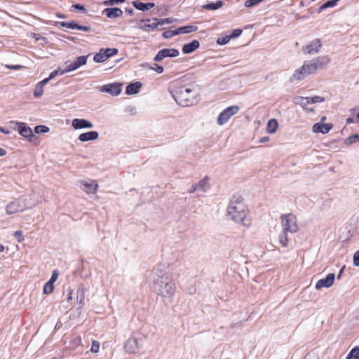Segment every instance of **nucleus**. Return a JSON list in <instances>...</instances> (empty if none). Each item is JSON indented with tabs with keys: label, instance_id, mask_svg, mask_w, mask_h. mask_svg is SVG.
<instances>
[{
	"label": "nucleus",
	"instance_id": "obj_34",
	"mask_svg": "<svg viewBox=\"0 0 359 359\" xmlns=\"http://www.w3.org/2000/svg\"><path fill=\"white\" fill-rule=\"evenodd\" d=\"M346 359H359V346L353 348L348 353Z\"/></svg>",
	"mask_w": 359,
	"mask_h": 359
},
{
	"label": "nucleus",
	"instance_id": "obj_37",
	"mask_svg": "<svg viewBox=\"0 0 359 359\" xmlns=\"http://www.w3.org/2000/svg\"><path fill=\"white\" fill-rule=\"evenodd\" d=\"M53 290H54L53 284L51 283L50 282L48 281L47 283H45V285L43 286V291L44 294H50L53 292Z\"/></svg>",
	"mask_w": 359,
	"mask_h": 359
},
{
	"label": "nucleus",
	"instance_id": "obj_10",
	"mask_svg": "<svg viewBox=\"0 0 359 359\" xmlns=\"http://www.w3.org/2000/svg\"><path fill=\"white\" fill-rule=\"evenodd\" d=\"M118 53L117 48H101L99 53L94 55L93 60L96 62H103L109 57Z\"/></svg>",
	"mask_w": 359,
	"mask_h": 359
},
{
	"label": "nucleus",
	"instance_id": "obj_16",
	"mask_svg": "<svg viewBox=\"0 0 359 359\" xmlns=\"http://www.w3.org/2000/svg\"><path fill=\"white\" fill-rule=\"evenodd\" d=\"M60 25L61 27H66L68 29H76L84 32H89L91 29L90 26L88 25H79L75 21L71 22H60Z\"/></svg>",
	"mask_w": 359,
	"mask_h": 359
},
{
	"label": "nucleus",
	"instance_id": "obj_50",
	"mask_svg": "<svg viewBox=\"0 0 359 359\" xmlns=\"http://www.w3.org/2000/svg\"><path fill=\"white\" fill-rule=\"evenodd\" d=\"M353 264L359 266V250L356 251L353 255Z\"/></svg>",
	"mask_w": 359,
	"mask_h": 359
},
{
	"label": "nucleus",
	"instance_id": "obj_9",
	"mask_svg": "<svg viewBox=\"0 0 359 359\" xmlns=\"http://www.w3.org/2000/svg\"><path fill=\"white\" fill-rule=\"evenodd\" d=\"M122 83H112L98 87L101 93H107L111 96H118L122 91Z\"/></svg>",
	"mask_w": 359,
	"mask_h": 359
},
{
	"label": "nucleus",
	"instance_id": "obj_52",
	"mask_svg": "<svg viewBox=\"0 0 359 359\" xmlns=\"http://www.w3.org/2000/svg\"><path fill=\"white\" fill-rule=\"evenodd\" d=\"M72 7L74 8L75 9L78 10V11H82L83 13H86V9L85 8V7L83 5H81L79 4H74L72 6Z\"/></svg>",
	"mask_w": 359,
	"mask_h": 359
},
{
	"label": "nucleus",
	"instance_id": "obj_25",
	"mask_svg": "<svg viewBox=\"0 0 359 359\" xmlns=\"http://www.w3.org/2000/svg\"><path fill=\"white\" fill-rule=\"evenodd\" d=\"M142 87V83L140 81H136L128 84L126 87V93L131 95L139 93Z\"/></svg>",
	"mask_w": 359,
	"mask_h": 359
},
{
	"label": "nucleus",
	"instance_id": "obj_24",
	"mask_svg": "<svg viewBox=\"0 0 359 359\" xmlns=\"http://www.w3.org/2000/svg\"><path fill=\"white\" fill-rule=\"evenodd\" d=\"M98 137L99 134L97 131H89L79 135V140L81 142H88L90 140H95Z\"/></svg>",
	"mask_w": 359,
	"mask_h": 359
},
{
	"label": "nucleus",
	"instance_id": "obj_14",
	"mask_svg": "<svg viewBox=\"0 0 359 359\" xmlns=\"http://www.w3.org/2000/svg\"><path fill=\"white\" fill-rule=\"evenodd\" d=\"M72 126L74 129L92 128L93 124L87 119L74 118L72 120Z\"/></svg>",
	"mask_w": 359,
	"mask_h": 359
},
{
	"label": "nucleus",
	"instance_id": "obj_13",
	"mask_svg": "<svg viewBox=\"0 0 359 359\" xmlns=\"http://www.w3.org/2000/svg\"><path fill=\"white\" fill-rule=\"evenodd\" d=\"M335 275L333 273H330L327 275L325 278L320 279L316 284V289L319 290L323 287L328 288L331 287L334 281Z\"/></svg>",
	"mask_w": 359,
	"mask_h": 359
},
{
	"label": "nucleus",
	"instance_id": "obj_54",
	"mask_svg": "<svg viewBox=\"0 0 359 359\" xmlns=\"http://www.w3.org/2000/svg\"><path fill=\"white\" fill-rule=\"evenodd\" d=\"M196 190H198V187H197V185L196 184H194L189 189V190L188 191L189 193L190 194H192L194 192H195Z\"/></svg>",
	"mask_w": 359,
	"mask_h": 359
},
{
	"label": "nucleus",
	"instance_id": "obj_32",
	"mask_svg": "<svg viewBox=\"0 0 359 359\" xmlns=\"http://www.w3.org/2000/svg\"><path fill=\"white\" fill-rule=\"evenodd\" d=\"M76 298L81 306H83L85 302V291L83 287L79 286L76 291Z\"/></svg>",
	"mask_w": 359,
	"mask_h": 359
},
{
	"label": "nucleus",
	"instance_id": "obj_28",
	"mask_svg": "<svg viewBox=\"0 0 359 359\" xmlns=\"http://www.w3.org/2000/svg\"><path fill=\"white\" fill-rule=\"evenodd\" d=\"M224 3L222 1H217L216 2H211L202 6V8L205 10H217L223 6Z\"/></svg>",
	"mask_w": 359,
	"mask_h": 359
},
{
	"label": "nucleus",
	"instance_id": "obj_58",
	"mask_svg": "<svg viewBox=\"0 0 359 359\" xmlns=\"http://www.w3.org/2000/svg\"><path fill=\"white\" fill-rule=\"evenodd\" d=\"M346 123H355V119H354L353 117H348V118H346Z\"/></svg>",
	"mask_w": 359,
	"mask_h": 359
},
{
	"label": "nucleus",
	"instance_id": "obj_6",
	"mask_svg": "<svg viewBox=\"0 0 359 359\" xmlns=\"http://www.w3.org/2000/svg\"><path fill=\"white\" fill-rule=\"evenodd\" d=\"M239 107L236 105L230 106L223 110L218 116L217 123L219 126L226 123L229 118L238 113Z\"/></svg>",
	"mask_w": 359,
	"mask_h": 359
},
{
	"label": "nucleus",
	"instance_id": "obj_47",
	"mask_svg": "<svg viewBox=\"0 0 359 359\" xmlns=\"http://www.w3.org/2000/svg\"><path fill=\"white\" fill-rule=\"evenodd\" d=\"M242 33V30L240 29H234L232 33L229 35L231 36V39H234L238 37Z\"/></svg>",
	"mask_w": 359,
	"mask_h": 359
},
{
	"label": "nucleus",
	"instance_id": "obj_39",
	"mask_svg": "<svg viewBox=\"0 0 359 359\" xmlns=\"http://www.w3.org/2000/svg\"><path fill=\"white\" fill-rule=\"evenodd\" d=\"M176 35H178L177 29L175 30H167L162 34L163 37L165 39H170Z\"/></svg>",
	"mask_w": 359,
	"mask_h": 359
},
{
	"label": "nucleus",
	"instance_id": "obj_40",
	"mask_svg": "<svg viewBox=\"0 0 359 359\" xmlns=\"http://www.w3.org/2000/svg\"><path fill=\"white\" fill-rule=\"evenodd\" d=\"M230 39L231 36L229 35L220 36L217 39V43L219 45H225L229 41Z\"/></svg>",
	"mask_w": 359,
	"mask_h": 359
},
{
	"label": "nucleus",
	"instance_id": "obj_30",
	"mask_svg": "<svg viewBox=\"0 0 359 359\" xmlns=\"http://www.w3.org/2000/svg\"><path fill=\"white\" fill-rule=\"evenodd\" d=\"M278 122L275 118L270 119L267 123L266 130L269 133H274L278 129Z\"/></svg>",
	"mask_w": 359,
	"mask_h": 359
},
{
	"label": "nucleus",
	"instance_id": "obj_53",
	"mask_svg": "<svg viewBox=\"0 0 359 359\" xmlns=\"http://www.w3.org/2000/svg\"><path fill=\"white\" fill-rule=\"evenodd\" d=\"M6 67L9 69H20L22 68L23 67L22 65H6Z\"/></svg>",
	"mask_w": 359,
	"mask_h": 359
},
{
	"label": "nucleus",
	"instance_id": "obj_42",
	"mask_svg": "<svg viewBox=\"0 0 359 359\" xmlns=\"http://www.w3.org/2000/svg\"><path fill=\"white\" fill-rule=\"evenodd\" d=\"M175 20L172 18H164V19H160L158 20L157 22L158 25H163L165 24H170L172 23Z\"/></svg>",
	"mask_w": 359,
	"mask_h": 359
},
{
	"label": "nucleus",
	"instance_id": "obj_51",
	"mask_svg": "<svg viewBox=\"0 0 359 359\" xmlns=\"http://www.w3.org/2000/svg\"><path fill=\"white\" fill-rule=\"evenodd\" d=\"M338 2L337 0H330L325 3L327 8H332L336 6L337 3Z\"/></svg>",
	"mask_w": 359,
	"mask_h": 359
},
{
	"label": "nucleus",
	"instance_id": "obj_15",
	"mask_svg": "<svg viewBox=\"0 0 359 359\" xmlns=\"http://www.w3.org/2000/svg\"><path fill=\"white\" fill-rule=\"evenodd\" d=\"M333 128L332 123H323L321 122L316 123L313 126V132L315 133H320L322 134H327Z\"/></svg>",
	"mask_w": 359,
	"mask_h": 359
},
{
	"label": "nucleus",
	"instance_id": "obj_56",
	"mask_svg": "<svg viewBox=\"0 0 359 359\" xmlns=\"http://www.w3.org/2000/svg\"><path fill=\"white\" fill-rule=\"evenodd\" d=\"M327 7L325 4H323L321 6H320L318 9V13H322L325 9H326Z\"/></svg>",
	"mask_w": 359,
	"mask_h": 359
},
{
	"label": "nucleus",
	"instance_id": "obj_11",
	"mask_svg": "<svg viewBox=\"0 0 359 359\" xmlns=\"http://www.w3.org/2000/svg\"><path fill=\"white\" fill-rule=\"evenodd\" d=\"M88 55H81L76 58V61L71 62L67 65L63 70H61L60 75H63L65 73L74 71L79 69L80 67L86 64L87 58Z\"/></svg>",
	"mask_w": 359,
	"mask_h": 359
},
{
	"label": "nucleus",
	"instance_id": "obj_35",
	"mask_svg": "<svg viewBox=\"0 0 359 359\" xmlns=\"http://www.w3.org/2000/svg\"><path fill=\"white\" fill-rule=\"evenodd\" d=\"M295 103L305 107L310 104V97H298L296 98Z\"/></svg>",
	"mask_w": 359,
	"mask_h": 359
},
{
	"label": "nucleus",
	"instance_id": "obj_41",
	"mask_svg": "<svg viewBox=\"0 0 359 359\" xmlns=\"http://www.w3.org/2000/svg\"><path fill=\"white\" fill-rule=\"evenodd\" d=\"M149 68H150L151 69H152V70H154V71L156 72H157V73H158V74H161V73H163V70H164V69H163V67L162 66L158 65V64H156V63H154V64L152 66H151Z\"/></svg>",
	"mask_w": 359,
	"mask_h": 359
},
{
	"label": "nucleus",
	"instance_id": "obj_46",
	"mask_svg": "<svg viewBox=\"0 0 359 359\" xmlns=\"http://www.w3.org/2000/svg\"><path fill=\"white\" fill-rule=\"evenodd\" d=\"M100 348V344L97 341H93L92 344V346L90 351L93 353H97Z\"/></svg>",
	"mask_w": 359,
	"mask_h": 359
},
{
	"label": "nucleus",
	"instance_id": "obj_45",
	"mask_svg": "<svg viewBox=\"0 0 359 359\" xmlns=\"http://www.w3.org/2000/svg\"><path fill=\"white\" fill-rule=\"evenodd\" d=\"M13 236L18 240V242H21L24 240L22 231H16L15 232H14Z\"/></svg>",
	"mask_w": 359,
	"mask_h": 359
},
{
	"label": "nucleus",
	"instance_id": "obj_7",
	"mask_svg": "<svg viewBox=\"0 0 359 359\" xmlns=\"http://www.w3.org/2000/svg\"><path fill=\"white\" fill-rule=\"evenodd\" d=\"M142 339H139L135 337L129 338L124 344V349L129 354L136 353L142 346Z\"/></svg>",
	"mask_w": 359,
	"mask_h": 359
},
{
	"label": "nucleus",
	"instance_id": "obj_49",
	"mask_svg": "<svg viewBox=\"0 0 359 359\" xmlns=\"http://www.w3.org/2000/svg\"><path fill=\"white\" fill-rule=\"evenodd\" d=\"M324 98L320 96H315L310 97V103L322 102L324 101Z\"/></svg>",
	"mask_w": 359,
	"mask_h": 359
},
{
	"label": "nucleus",
	"instance_id": "obj_18",
	"mask_svg": "<svg viewBox=\"0 0 359 359\" xmlns=\"http://www.w3.org/2000/svg\"><path fill=\"white\" fill-rule=\"evenodd\" d=\"M309 76L306 72V65H302L300 68L296 69L293 75L290 77V81L293 83L296 81H301Z\"/></svg>",
	"mask_w": 359,
	"mask_h": 359
},
{
	"label": "nucleus",
	"instance_id": "obj_1",
	"mask_svg": "<svg viewBox=\"0 0 359 359\" xmlns=\"http://www.w3.org/2000/svg\"><path fill=\"white\" fill-rule=\"evenodd\" d=\"M151 278L154 282V289L163 297H171L175 292V284L172 275L160 269L155 267L151 271Z\"/></svg>",
	"mask_w": 359,
	"mask_h": 359
},
{
	"label": "nucleus",
	"instance_id": "obj_57",
	"mask_svg": "<svg viewBox=\"0 0 359 359\" xmlns=\"http://www.w3.org/2000/svg\"><path fill=\"white\" fill-rule=\"evenodd\" d=\"M269 141V137L268 136L263 137L260 139L259 142L261 143H264Z\"/></svg>",
	"mask_w": 359,
	"mask_h": 359
},
{
	"label": "nucleus",
	"instance_id": "obj_27",
	"mask_svg": "<svg viewBox=\"0 0 359 359\" xmlns=\"http://www.w3.org/2000/svg\"><path fill=\"white\" fill-rule=\"evenodd\" d=\"M46 84H47V81L43 79L36 84L34 90L35 97H40L43 95V87Z\"/></svg>",
	"mask_w": 359,
	"mask_h": 359
},
{
	"label": "nucleus",
	"instance_id": "obj_33",
	"mask_svg": "<svg viewBox=\"0 0 359 359\" xmlns=\"http://www.w3.org/2000/svg\"><path fill=\"white\" fill-rule=\"evenodd\" d=\"M303 65H306V72L308 75L314 74L317 70L316 67L314 65V63L312 61V60L310 61L305 62Z\"/></svg>",
	"mask_w": 359,
	"mask_h": 359
},
{
	"label": "nucleus",
	"instance_id": "obj_48",
	"mask_svg": "<svg viewBox=\"0 0 359 359\" xmlns=\"http://www.w3.org/2000/svg\"><path fill=\"white\" fill-rule=\"evenodd\" d=\"M58 275H59L58 271L57 270H54L52 273L51 278H50V280L48 281L53 284L57 279Z\"/></svg>",
	"mask_w": 359,
	"mask_h": 359
},
{
	"label": "nucleus",
	"instance_id": "obj_12",
	"mask_svg": "<svg viewBox=\"0 0 359 359\" xmlns=\"http://www.w3.org/2000/svg\"><path fill=\"white\" fill-rule=\"evenodd\" d=\"M180 52L175 48H163L159 50L154 58L155 62H160L165 57H175L178 56Z\"/></svg>",
	"mask_w": 359,
	"mask_h": 359
},
{
	"label": "nucleus",
	"instance_id": "obj_2",
	"mask_svg": "<svg viewBox=\"0 0 359 359\" xmlns=\"http://www.w3.org/2000/svg\"><path fill=\"white\" fill-rule=\"evenodd\" d=\"M175 102L182 107H189L198 102V92L192 85H181L176 83L170 90Z\"/></svg>",
	"mask_w": 359,
	"mask_h": 359
},
{
	"label": "nucleus",
	"instance_id": "obj_31",
	"mask_svg": "<svg viewBox=\"0 0 359 359\" xmlns=\"http://www.w3.org/2000/svg\"><path fill=\"white\" fill-rule=\"evenodd\" d=\"M208 177H205L203 179L196 183L198 189L203 192H206L210 189V185L208 183Z\"/></svg>",
	"mask_w": 359,
	"mask_h": 359
},
{
	"label": "nucleus",
	"instance_id": "obj_22",
	"mask_svg": "<svg viewBox=\"0 0 359 359\" xmlns=\"http://www.w3.org/2000/svg\"><path fill=\"white\" fill-rule=\"evenodd\" d=\"M199 46V41L198 40H193L191 42L186 43L182 46V52L184 54H189L198 48Z\"/></svg>",
	"mask_w": 359,
	"mask_h": 359
},
{
	"label": "nucleus",
	"instance_id": "obj_23",
	"mask_svg": "<svg viewBox=\"0 0 359 359\" xmlns=\"http://www.w3.org/2000/svg\"><path fill=\"white\" fill-rule=\"evenodd\" d=\"M312 61L317 69H322L330 62V59L327 56H321L313 59Z\"/></svg>",
	"mask_w": 359,
	"mask_h": 359
},
{
	"label": "nucleus",
	"instance_id": "obj_64",
	"mask_svg": "<svg viewBox=\"0 0 359 359\" xmlns=\"http://www.w3.org/2000/svg\"><path fill=\"white\" fill-rule=\"evenodd\" d=\"M357 113L355 114V123H359V111H356Z\"/></svg>",
	"mask_w": 359,
	"mask_h": 359
},
{
	"label": "nucleus",
	"instance_id": "obj_55",
	"mask_svg": "<svg viewBox=\"0 0 359 359\" xmlns=\"http://www.w3.org/2000/svg\"><path fill=\"white\" fill-rule=\"evenodd\" d=\"M327 7L325 4H323L321 6H320L318 9V13H322L325 9H326Z\"/></svg>",
	"mask_w": 359,
	"mask_h": 359
},
{
	"label": "nucleus",
	"instance_id": "obj_17",
	"mask_svg": "<svg viewBox=\"0 0 359 359\" xmlns=\"http://www.w3.org/2000/svg\"><path fill=\"white\" fill-rule=\"evenodd\" d=\"M81 184L84 187L82 189L87 194H95L98 189V184L95 180L81 181Z\"/></svg>",
	"mask_w": 359,
	"mask_h": 359
},
{
	"label": "nucleus",
	"instance_id": "obj_20",
	"mask_svg": "<svg viewBox=\"0 0 359 359\" xmlns=\"http://www.w3.org/2000/svg\"><path fill=\"white\" fill-rule=\"evenodd\" d=\"M153 20H154V22L150 24L149 23L150 20H149V19L142 20L141 24L140 25V28L145 32H150V31H152V30L156 29L158 26V22H157L158 19L154 18Z\"/></svg>",
	"mask_w": 359,
	"mask_h": 359
},
{
	"label": "nucleus",
	"instance_id": "obj_59",
	"mask_svg": "<svg viewBox=\"0 0 359 359\" xmlns=\"http://www.w3.org/2000/svg\"><path fill=\"white\" fill-rule=\"evenodd\" d=\"M344 269H345V266H344L340 269L339 273V274H338V275H337V279H340V278H341V274H342V273H343V271H344Z\"/></svg>",
	"mask_w": 359,
	"mask_h": 359
},
{
	"label": "nucleus",
	"instance_id": "obj_3",
	"mask_svg": "<svg viewBox=\"0 0 359 359\" xmlns=\"http://www.w3.org/2000/svg\"><path fill=\"white\" fill-rule=\"evenodd\" d=\"M227 216L236 223L248 226L246 220V206L241 196H234L227 208Z\"/></svg>",
	"mask_w": 359,
	"mask_h": 359
},
{
	"label": "nucleus",
	"instance_id": "obj_62",
	"mask_svg": "<svg viewBox=\"0 0 359 359\" xmlns=\"http://www.w3.org/2000/svg\"><path fill=\"white\" fill-rule=\"evenodd\" d=\"M6 154V151L2 148H0V156H4Z\"/></svg>",
	"mask_w": 359,
	"mask_h": 359
},
{
	"label": "nucleus",
	"instance_id": "obj_29",
	"mask_svg": "<svg viewBox=\"0 0 359 359\" xmlns=\"http://www.w3.org/2000/svg\"><path fill=\"white\" fill-rule=\"evenodd\" d=\"M197 29L198 27L194 25H187L184 27H180L178 29H177L178 34L191 33L196 32Z\"/></svg>",
	"mask_w": 359,
	"mask_h": 359
},
{
	"label": "nucleus",
	"instance_id": "obj_38",
	"mask_svg": "<svg viewBox=\"0 0 359 359\" xmlns=\"http://www.w3.org/2000/svg\"><path fill=\"white\" fill-rule=\"evenodd\" d=\"M49 130L48 127L43 125H39L34 128V132L37 134L48 133Z\"/></svg>",
	"mask_w": 359,
	"mask_h": 359
},
{
	"label": "nucleus",
	"instance_id": "obj_36",
	"mask_svg": "<svg viewBox=\"0 0 359 359\" xmlns=\"http://www.w3.org/2000/svg\"><path fill=\"white\" fill-rule=\"evenodd\" d=\"M359 142V134H354L348 137L345 140L344 143L347 145H351L353 143Z\"/></svg>",
	"mask_w": 359,
	"mask_h": 359
},
{
	"label": "nucleus",
	"instance_id": "obj_21",
	"mask_svg": "<svg viewBox=\"0 0 359 359\" xmlns=\"http://www.w3.org/2000/svg\"><path fill=\"white\" fill-rule=\"evenodd\" d=\"M102 13L106 15L109 18H118L123 15V11L121 8L117 7L107 8L104 9Z\"/></svg>",
	"mask_w": 359,
	"mask_h": 359
},
{
	"label": "nucleus",
	"instance_id": "obj_5",
	"mask_svg": "<svg viewBox=\"0 0 359 359\" xmlns=\"http://www.w3.org/2000/svg\"><path fill=\"white\" fill-rule=\"evenodd\" d=\"M32 205V204L29 203L28 198L25 196H22L10 202L6 206V211L8 215H13L19 212H22Z\"/></svg>",
	"mask_w": 359,
	"mask_h": 359
},
{
	"label": "nucleus",
	"instance_id": "obj_19",
	"mask_svg": "<svg viewBox=\"0 0 359 359\" xmlns=\"http://www.w3.org/2000/svg\"><path fill=\"white\" fill-rule=\"evenodd\" d=\"M321 46L320 39H315L304 49V52L306 54H314L319 51Z\"/></svg>",
	"mask_w": 359,
	"mask_h": 359
},
{
	"label": "nucleus",
	"instance_id": "obj_61",
	"mask_svg": "<svg viewBox=\"0 0 359 359\" xmlns=\"http://www.w3.org/2000/svg\"><path fill=\"white\" fill-rule=\"evenodd\" d=\"M0 132L4 134H9L10 131L0 126Z\"/></svg>",
	"mask_w": 359,
	"mask_h": 359
},
{
	"label": "nucleus",
	"instance_id": "obj_8",
	"mask_svg": "<svg viewBox=\"0 0 359 359\" xmlns=\"http://www.w3.org/2000/svg\"><path fill=\"white\" fill-rule=\"evenodd\" d=\"M10 124L13 126V129L17 130L19 134L25 138H30L34 136L32 130L26 123L11 121Z\"/></svg>",
	"mask_w": 359,
	"mask_h": 359
},
{
	"label": "nucleus",
	"instance_id": "obj_44",
	"mask_svg": "<svg viewBox=\"0 0 359 359\" xmlns=\"http://www.w3.org/2000/svg\"><path fill=\"white\" fill-rule=\"evenodd\" d=\"M60 72L61 71H60V69L54 70L50 74L48 78L44 79L43 80H46L48 83L50 80L54 79L58 74L60 75Z\"/></svg>",
	"mask_w": 359,
	"mask_h": 359
},
{
	"label": "nucleus",
	"instance_id": "obj_60",
	"mask_svg": "<svg viewBox=\"0 0 359 359\" xmlns=\"http://www.w3.org/2000/svg\"><path fill=\"white\" fill-rule=\"evenodd\" d=\"M359 111V106H358V107H354V108H353V109H351L350 110L351 113L353 115H355V113L356 111Z\"/></svg>",
	"mask_w": 359,
	"mask_h": 359
},
{
	"label": "nucleus",
	"instance_id": "obj_43",
	"mask_svg": "<svg viewBox=\"0 0 359 359\" xmlns=\"http://www.w3.org/2000/svg\"><path fill=\"white\" fill-rule=\"evenodd\" d=\"M126 0H107L103 2L104 5L113 6L114 4L123 3Z\"/></svg>",
	"mask_w": 359,
	"mask_h": 359
},
{
	"label": "nucleus",
	"instance_id": "obj_63",
	"mask_svg": "<svg viewBox=\"0 0 359 359\" xmlns=\"http://www.w3.org/2000/svg\"><path fill=\"white\" fill-rule=\"evenodd\" d=\"M126 12H127L130 15H134V11H133V9H132V8H127V9H126Z\"/></svg>",
	"mask_w": 359,
	"mask_h": 359
},
{
	"label": "nucleus",
	"instance_id": "obj_4",
	"mask_svg": "<svg viewBox=\"0 0 359 359\" xmlns=\"http://www.w3.org/2000/svg\"><path fill=\"white\" fill-rule=\"evenodd\" d=\"M280 218L283 229L278 237L279 243L283 247H287L289 240L287 233H294L299 230L297 219L292 213L282 215Z\"/></svg>",
	"mask_w": 359,
	"mask_h": 359
},
{
	"label": "nucleus",
	"instance_id": "obj_26",
	"mask_svg": "<svg viewBox=\"0 0 359 359\" xmlns=\"http://www.w3.org/2000/svg\"><path fill=\"white\" fill-rule=\"evenodd\" d=\"M132 4L134 8H135L136 9H137L139 11H149L155 6L154 3L149 2V3L145 4V3H143L141 1H133Z\"/></svg>",
	"mask_w": 359,
	"mask_h": 359
}]
</instances>
